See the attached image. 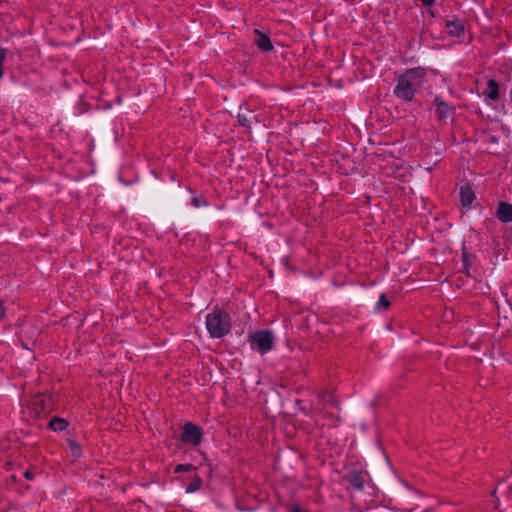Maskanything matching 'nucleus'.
Returning <instances> with one entry per match:
<instances>
[{
    "label": "nucleus",
    "mask_w": 512,
    "mask_h": 512,
    "mask_svg": "<svg viewBox=\"0 0 512 512\" xmlns=\"http://www.w3.org/2000/svg\"><path fill=\"white\" fill-rule=\"evenodd\" d=\"M319 398H321L322 401H324L327 404H330L331 406L337 407L339 404L337 399L334 397V395L332 393L327 392V393L319 394Z\"/></svg>",
    "instance_id": "obj_16"
},
{
    "label": "nucleus",
    "mask_w": 512,
    "mask_h": 512,
    "mask_svg": "<svg viewBox=\"0 0 512 512\" xmlns=\"http://www.w3.org/2000/svg\"><path fill=\"white\" fill-rule=\"evenodd\" d=\"M193 470H195V467L192 464H178L174 468L175 473L190 472Z\"/></svg>",
    "instance_id": "obj_18"
},
{
    "label": "nucleus",
    "mask_w": 512,
    "mask_h": 512,
    "mask_svg": "<svg viewBox=\"0 0 512 512\" xmlns=\"http://www.w3.org/2000/svg\"><path fill=\"white\" fill-rule=\"evenodd\" d=\"M70 445L72 447L73 454L75 456H79L81 452L80 447L74 441H70Z\"/></svg>",
    "instance_id": "obj_21"
},
{
    "label": "nucleus",
    "mask_w": 512,
    "mask_h": 512,
    "mask_svg": "<svg viewBox=\"0 0 512 512\" xmlns=\"http://www.w3.org/2000/svg\"><path fill=\"white\" fill-rule=\"evenodd\" d=\"M289 512H308V511L303 510L298 505H293L290 507Z\"/></svg>",
    "instance_id": "obj_22"
},
{
    "label": "nucleus",
    "mask_w": 512,
    "mask_h": 512,
    "mask_svg": "<svg viewBox=\"0 0 512 512\" xmlns=\"http://www.w3.org/2000/svg\"><path fill=\"white\" fill-rule=\"evenodd\" d=\"M348 483L357 490H362L365 483L364 475L359 471H352L346 476Z\"/></svg>",
    "instance_id": "obj_8"
},
{
    "label": "nucleus",
    "mask_w": 512,
    "mask_h": 512,
    "mask_svg": "<svg viewBox=\"0 0 512 512\" xmlns=\"http://www.w3.org/2000/svg\"><path fill=\"white\" fill-rule=\"evenodd\" d=\"M45 401H46V398L43 396V395H37L35 397V400L33 402V404L35 406H39V413L40 412H46L47 408H46V405H45Z\"/></svg>",
    "instance_id": "obj_17"
},
{
    "label": "nucleus",
    "mask_w": 512,
    "mask_h": 512,
    "mask_svg": "<svg viewBox=\"0 0 512 512\" xmlns=\"http://www.w3.org/2000/svg\"><path fill=\"white\" fill-rule=\"evenodd\" d=\"M448 33L454 37H460L464 33V24L458 19L446 22Z\"/></svg>",
    "instance_id": "obj_10"
},
{
    "label": "nucleus",
    "mask_w": 512,
    "mask_h": 512,
    "mask_svg": "<svg viewBox=\"0 0 512 512\" xmlns=\"http://www.w3.org/2000/svg\"><path fill=\"white\" fill-rule=\"evenodd\" d=\"M201 484H202V480L197 475H195V478L193 479V481H191L187 485L186 492L193 493V492L197 491L201 487Z\"/></svg>",
    "instance_id": "obj_15"
},
{
    "label": "nucleus",
    "mask_w": 512,
    "mask_h": 512,
    "mask_svg": "<svg viewBox=\"0 0 512 512\" xmlns=\"http://www.w3.org/2000/svg\"><path fill=\"white\" fill-rule=\"evenodd\" d=\"M6 54H7L6 49L3 48V47H0V79H2V77H3L2 65H3V63L5 61Z\"/></svg>",
    "instance_id": "obj_20"
},
{
    "label": "nucleus",
    "mask_w": 512,
    "mask_h": 512,
    "mask_svg": "<svg viewBox=\"0 0 512 512\" xmlns=\"http://www.w3.org/2000/svg\"><path fill=\"white\" fill-rule=\"evenodd\" d=\"M473 258L472 255H470L467 251H466V248L464 247L462 249V261H463V268H464V271L466 273L467 276H472L471 275V272H470V268H471V259Z\"/></svg>",
    "instance_id": "obj_14"
},
{
    "label": "nucleus",
    "mask_w": 512,
    "mask_h": 512,
    "mask_svg": "<svg viewBox=\"0 0 512 512\" xmlns=\"http://www.w3.org/2000/svg\"><path fill=\"white\" fill-rule=\"evenodd\" d=\"M49 427L53 431H64L68 427V422L59 417H54L49 421Z\"/></svg>",
    "instance_id": "obj_13"
},
{
    "label": "nucleus",
    "mask_w": 512,
    "mask_h": 512,
    "mask_svg": "<svg viewBox=\"0 0 512 512\" xmlns=\"http://www.w3.org/2000/svg\"><path fill=\"white\" fill-rule=\"evenodd\" d=\"M421 1H422L423 5H425V6H431L435 2V0H421Z\"/></svg>",
    "instance_id": "obj_23"
},
{
    "label": "nucleus",
    "mask_w": 512,
    "mask_h": 512,
    "mask_svg": "<svg viewBox=\"0 0 512 512\" xmlns=\"http://www.w3.org/2000/svg\"><path fill=\"white\" fill-rule=\"evenodd\" d=\"M475 199V194L469 185L460 188V201L463 206H470Z\"/></svg>",
    "instance_id": "obj_9"
},
{
    "label": "nucleus",
    "mask_w": 512,
    "mask_h": 512,
    "mask_svg": "<svg viewBox=\"0 0 512 512\" xmlns=\"http://www.w3.org/2000/svg\"><path fill=\"white\" fill-rule=\"evenodd\" d=\"M202 436V429L199 426L191 422H188L183 426V431L181 433L180 439L184 443L197 446L201 442Z\"/></svg>",
    "instance_id": "obj_4"
},
{
    "label": "nucleus",
    "mask_w": 512,
    "mask_h": 512,
    "mask_svg": "<svg viewBox=\"0 0 512 512\" xmlns=\"http://www.w3.org/2000/svg\"><path fill=\"white\" fill-rule=\"evenodd\" d=\"M252 347L257 348L261 354H265L273 348L274 339L268 330L256 331L249 336Z\"/></svg>",
    "instance_id": "obj_3"
},
{
    "label": "nucleus",
    "mask_w": 512,
    "mask_h": 512,
    "mask_svg": "<svg viewBox=\"0 0 512 512\" xmlns=\"http://www.w3.org/2000/svg\"><path fill=\"white\" fill-rule=\"evenodd\" d=\"M496 217L503 223L512 222V204L507 202H499Z\"/></svg>",
    "instance_id": "obj_5"
},
{
    "label": "nucleus",
    "mask_w": 512,
    "mask_h": 512,
    "mask_svg": "<svg viewBox=\"0 0 512 512\" xmlns=\"http://www.w3.org/2000/svg\"><path fill=\"white\" fill-rule=\"evenodd\" d=\"M24 476L27 479H32L33 478L32 472L28 471V470L24 472Z\"/></svg>",
    "instance_id": "obj_24"
},
{
    "label": "nucleus",
    "mask_w": 512,
    "mask_h": 512,
    "mask_svg": "<svg viewBox=\"0 0 512 512\" xmlns=\"http://www.w3.org/2000/svg\"><path fill=\"white\" fill-rule=\"evenodd\" d=\"M206 327L211 337L222 338L231 330L230 315L216 308L206 316Z\"/></svg>",
    "instance_id": "obj_2"
},
{
    "label": "nucleus",
    "mask_w": 512,
    "mask_h": 512,
    "mask_svg": "<svg viewBox=\"0 0 512 512\" xmlns=\"http://www.w3.org/2000/svg\"><path fill=\"white\" fill-rule=\"evenodd\" d=\"M433 103L439 120H445L451 114L452 108L440 97H435Z\"/></svg>",
    "instance_id": "obj_7"
},
{
    "label": "nucleus",
    "mask_w": 512,
    "mask_h": 512,
    "mask_svg": "<svg viewBox=\"0 0 512 512\" xmlns=\"http://www.w3.org/2000/svg\"><path fill=\"white\" fill-rule=\"evenodd\" d=\"M253 114L248 109H245L244 111H240L237 115V121L240 126L249 128L251 119L253 118Z\"/></svg>",
    "instance_id": "obj_12"
},
{
    "label": "nucleus",
    "mask_w": 512,
    "mask_h": 512,
    "mask_svg": "<svg viewBox=\"0 0 512 512\" xmlns=\"http://www.w3.org/2000/svg\"><path fill=\"white\" fill-rule=\"evenodd\" d=\"M484 95H486L491 100H497L499 98V84L496 80H488Z\"/></svg>",
    "instance_id": "obj_11"
},
{
    "label": "nucleus",
    "mask_w": 512,
    "mask_h": 512,
    "mask_svg": "<svg viewBox=\"0 0 512 512\" xmlns=\"http://www.w3.org/2000/svg\"><path fill=\"white\" fill-rule=\"evenodd\" d=\"M254 33L256 36L254 42L260 50L268 52L273 49L272 42H271L270 38L268 37V35H266L265 33H262L258 29H255Z\"/></svg>",
    "instance_id": "obj_6"
},
{
    "label": "nucleus",
    "mask_w": 512,
    "mask_h": 512,
    "mask_svg": "<svg viewBox=\"0 0 512 512\" xmlns=\"http://www.w3.org/2000/svg\"><path fill=\"white\" fill-rule=\"evenodd\" d=\"M390 306V302L388 301L386 295L383 293L380 295L379 300L377 302L378 309H388Z\"/></svg>",
    "instance_id": "obj_19"
},
{
    "label": "nucleus",
    "mask_w": 512,
    "mask_h": 512,
    "mask_svg": "<svg viewBox=\"0 0 512 512\" xmlns=\"http://www.w3.org/2000/svg\"><path fill=\"white\" fill-rule=\"evenodd\" d=\"M425 78L426 72L422 68L406 70L397 78L394 95L405 102H411L415 93L423 86Z\"/></svg>",
    "instance_id": "obj_1"
},
{
    "label": "nucleus",
    "mask_w": 512,
    "mask_h": 512,
    "mask_svg": "<svg viewBox=\"0 0 512 512\" xmlns=\"http://www.w3.org/2000/svg\"><path fill=\"white\" fill-rule=\"evenodd\" d=\"M4 316V308H3V302L0 301V317Z\"/></svg>",
    "instance_id": "obj_25"
}]
</instances>
